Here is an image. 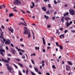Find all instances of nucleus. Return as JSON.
Segmentation results:
<instances>
[{"label": "nucleus", "instance_id": "29", "mask_svg": "<svg viewBox=\"0 0 75 75\" xmlns=\"http://www.w3.org/2000/svg\"><path fill=\"white\" fill-rule=\"evenodd\" d=\"M66 25L67 27H68L69 25H70V24H69V23H68L67 24H66Z\"/></svg>", "mask_w": 75, "mask_h": 75}, {"label": "nucleus", "instance_id": "43", "mask_svg": "<svg viewBox=\"0 0 75 75\" xmlns=\"http://www.w3.org/2000/svg\"><path fill=\"white\" fill-rule=\"evenodd\" d=\"M61 21L63 23H64V19H61Z\"/></svg>", "mask_w": 75, "mask_h": 75}, {"label": "nucleus", "instance_id": "28", "mask_svg": "<svg viewBox=\"0 0 75 75\" xmlns=\"http://www.w3.org/2000/svg\"><path fill=\"white\" fill-rule=\"evenodd\" d=\"M48 7L50 8H51V4H48Z\"/></svg>", "mask_w": 75, "mask_h": 75}, {"label": "nucleus", "instance_id": "61", "mask_svg": "<svg viewBox=\"0 0 75 75\" xmlns=\"http://www.w3.org/2000/svg\"><path fill=\"white\" fill-rule=\"evenodd\" d=\"M2 62H4V59H3V58H2Z\"/></svg>", "mask_w": 75, "mask_h": 75}, {"label": "nucleus", "instance_id": "4", "mask_svg": "<svg viewBox=\"0 0 75 75\" xmlns=\"http://www.w3.org/2000/svg\"><path fill=\"white\" fill-rule=\"evenodd\" d=\"M69 12L70 14L71 15V16H74L75 15V11L74 9H70L69 10Z\"/></svg>", "mask_w": 75, "mask_h": 75}, {"label": "nucleus", "instance_id": "14", "mask_svg": "<svg viewBox=\"0 0 75 75\" xmlns=\"http://www.w3.org/2000/svg\"><path fill=\"white\" fill-rule=\"evenodd\" d=\"M5 44L7 45V44H8V45H10V41H6L5 42Z\"/></svg>", "mask_w": 75, "mask_h": 75}, {"label": "nucleus", "instance_id": "5", "mask_svg": "<svg viewBox=\"0 0 75 75\" xmlns=\"http://www.w3.org/2000/svg\"><path fill=\"white\" fill-rule=\"evenodd\" d=\"M66 70L67 71H69V70H70V67L67 65H66Z\"/></svg>", "mask_w": 75, "mask_h": 75}, {"label": "nucleus", "instance_id": "47", "mask_svg": "<svg viewBox=\"0 0 75 75\" xmlns=\"http://www.w3.org/2000/svg\"><path fill=\"white\" fill-rule=\"evenodd\" d=\"M69 24H70V25H71V24H72V21H71L69 22Z\"/></svg>", "mask_w": 75, "mask_h": 75}, {"label": "nucleus", "instance_id": "13", "mask_svg": "<svg viewBox=\"0 0 75 75\" xmlns=\"http://www.w3.org/2000/svg\"><path fill=\"white\" fill-rule=\"evenodd\" d=\"M56 34H58V35H59V34H60V32L59 31V30H57L56 32Z\"/></svg>", "mask_w": 75, "mask_h": 75}, {"label": "nucleus", "instance_id": "38", "mask_svg": "<svg viewBox=\"0 0 75 75\" xmlns=\"http://www.w3.org/2000/svg\"><path fill=\"white\" fill-rule=\"evenodd\" d=\"M18 74H19V75H23V74H22L21 73V72H20V71L19 72Z\"/></svg>", "mask_w": 75, "mask_h": 75}, {"label": "nucleus", "instance_id": "23", "mask_svg": "<svg viewBox=\"0 0 75 75\" xmlns=\"http://www.w3.org/2000/svg\"><path fill=\"white\" fill-rule=\"evenodd\" d=\"M47 14H50L51 13V12H50L49 11H46V12Z\"/></svg>", "mask_w": 75, "mask_h": 75}, {"label": "nucleus", "instance_id": "40", "mask_svg": "<svg viewBox=\"0 0 75 75\" xmlns=\"http://www.w3.org/2000/svg\"><path fill=\"white\" fill-rule=\"evenodd\" d=\"M68 30H64V33H65V34H66V33H67L68 32Z\"/></svg>", "mask_w": 75, "mask_h": 75}, {"label": "nucleus", "instance_id": "45", "mask_svg": "<svg viewBox=\"0 0 75 75\" xmlns=\"http://www.w3.org/2000/svg\"><path fill=\"white\" fill-rule=\"evenodd\" d=\"M50 1V0H44V1L45 2H47V1Z\"/></svg>", "mask_w": 75, "mask_h": 75}, {"label": "nucleus", "instance_id": "2", "mask_svg": "<svg viewBox=\"0 0 75 75\" xmlns=\"http://www.w3.org/2000/svg\"><path fill=\"white\" fill-rule=\"evenodd\" d=\"M13 4L14 5H21V1L20 0H15Z\"/></svg>", "mask_w": 75, "mask_h": 75}, {"label": "nucleus", "instance_id": "48", "mask_svg": "<svg viewBox=\"0 0 75 75\" xmlns=\"http://www.w3.org/2000/svg\"><path fill=\"white\" fill-rule=\"evenodd\" d=\"M21 11L23 12V14H25V12L24 11H23L22 10H21Z\"/></svg>", "mask_w": 75, "mask_h": 75}, {"label": "nucleus", "instance_id": "20", "mask_svg": "<svg viewBox=\"0 0 75 75\" xmlns=\"http://www.w3.org/2000/svg\"><path fill=\"white\" fill-rule=\"evenodd\" d=\"M42 9L44 11H46V9H45V7H43L42 8Z\"/></svg>", "mask_w": 75, "mask_h": 75}, {"label": "nucleus", "instance_id": "16", "mask_svg": "<svg viewBox=\"0 0 75 75\" xmlns=\"http://www.w3.org/2000/svg\"><path fill=\"white\" fill-rule=\"evenodd\" d=\"M68 15H69V13H68V12H67L66 13H64V17Z\"/></svg>", "mask_w": 75, "mask_h": 75}, {"label": "nucleus", "instance_id": "1", "mask_svg": "<svg viewBox=\"0 0 75 75\" xmlns=\"http://www.w3.org/2000/svg\"><path fill=\"white\" fill-rule=\"evenodd\" d=\"M24 31L23 32L24 34L25 35H28V38L31 37V33H30V30L28 29L27 27H24Z\"/></svg>", "mask_w": 75, "mask_h": 75}, {"label": "nucleus", "instance_id": "11", "mask_svg": "<svg viewBox=\"0 0 75 75\" xmlns=\"http://www.w3.org/2000/svg\"><path fill=\"white\" fill-rule=\"evenodd\" d=\"M42 40L43 41V44L44 45H45V39H44V38H42Z\"/></svg>", "mask_w": 75, "mask_h": 75}, {"label": "nucleus", "instance_id": "31", "mask_svg": "<svg viewBox=\"0 0 75 75\" xmlns=\"http://www.w3.org/2000/svg\"><path fill=\"white\" fill-rule=\"evenodd\" d=\"M26 74H28V69H27L26 71Z\"/></svg>", "mask_w": 75, "mask_h": 75}, {"label": "nucleus", "instance_id": "53", "mask_svg": "<svg viewBox=\"0 0 75 75\" xmlns=\"http://www.w3.org/2000/svg\"><path fill=\"white\" fill-rule=\"evenodd\" d=\"M7 59L8 61H10V59L9 58H7Z\"/></svg>", "mask_w": 75, "mask_h": 75}, {"label": "nucleus", "instance_id": "60", "mask_svg": "<svg viewBox=\"0 0 75 75\" xmlns=\"http://www.w3.org/2000/svg\"><path fill=\"white\" fill-rule=\"evenodd\" d=\"M2 29H4V26L3 25H2Z\"/></svg>", "mask_w": 75, "mask_h": 75}, {"label": "nucleus", "instance_id": "32", "mask_svg": "<svg viewBox=\"0 0 75 75\" xmlns=\"http://www.w3.org/2000/svg\"><path fill=\"white\" fill-rule=\"evenodd\" d=\"M56 46H57V47H59V45H58V42H56Z\"/></svg>", "mask_w": 75, "mask_h": 75}, {"label": "nucleus", "instance_id": "46", "mask_svg": "<svg viewBox=\"0 0 75 75\" xmlns=\"http://www.w3.org/2000/svg\"><path fill=\"white\" fill-rule=\"evenodd\" d=\"M7 56H8L9 57H11V54H9Z\"/></svg>", "mask_w": 75, "mask_h": 75}, {"label": "nucleus", "instance_id": "19", "mask_svg": "<svg viewBox=\"0 0 75 75\" xmlns=\"http://www.w3.org/2000/svg\"><path fill=\"white\" fill-rule=\"evenodd\" d=\"M34 69L36 72H38V68L36 67H34Z\"/></svg>", "mask_w": 75, "mask_h": 75}, {"label": "nucleus", "instance_id": "33", "mask_svg": "<svg viewBox=\"0 0 75 75\" xmlns=\"http://www.w3.org/2000/svg\"><path fill=\"white\" fill-rule=\"evenodd\" d=\"M52 67L53 68H54V69H56V67H55V66L54 65L52 66Z\"/></svg>", "mask_w": 75, "mask_h": 75}, {"label": "nucleus", "instance_id": "36", "mask_svg": "<svg viewBox=\"0 0 75 75\" xmlns=\"http://www.w3.org/2000/svg\"><path fill=\"white\" fill-rule=\"evenodd\" d=\"M54 1V4H57V2L56 1V0H55Z\"/></svg>", "mask_w": 75, "mask_h": 75}, {"label": "nucleus", "instance_id": "54", "mask_svg": "<svg viewBox=\"0 0 75 75\" xmlns=\"http://www.w3.org/2000/svg\"><path fill=\"white\" fill-rule=\"evenodd\" d=\"M20 20H23V21H24V19L23 18H21Z\"/></svg>", "mask_w": 75, "mask_h": 75}, {"label": "nucleus", "instance_id": "27", "mask_svg": "<svg viewBox=\"0 0 75 75\" xmlns=\"http://www.w3.org/2000/svg\"><path fill=\"white\" fill-rule=\"evenodd\" d=\"M35 49L36 50H40V47H38L37 48V47H35Z\"/></svg>", "mask_w": 75, "mask_h": 75}, {"label": "nucleus", "instance_id": "8", "mask_svg": "<svg viewBox=\"0 0 75 75\" xmlns=\"http://www.w3.org/2000/svg\"><path fill=\"white\" fill-rule=\"evenodd\" d=\"M59 37L60 39H61V38H62V37L63 38H64L65 37V36H64V34H62V35H60L59 36Z\"/></svg>", "mask_w": 75, "mask_h": 75}, {"label": "nucleus", "instance_id": "64", "mask_svg": "<svg viewBox=\"0 0 75 75\" xmlns=\"http://www.w3.org/2000/svg\"><path fill=\"white\" fill-rule=\"evenodd\" d=\"M48 28H50L51 27V26L50 25H47Z\"/></svg>", "mask_w": 75, "mask_h": 75}, {"label": "nucleus", "instance_id": "57", "mask_svg": "<svg viewBox=\"0 0 75 75\" xmlns=\"http://www.w3.org/2000/svg\"><path fill=\"white\" fill-rule=\"evenodd\" d=\"M63 29H64V28H60V30L61 31H62V30H63Z\"/></svg>", "mask_w": 75, "mask_h": 75}, {"label": "nucleus", "instance_id": "6", "mask_svg": "<svg viewBox=\"0 0 75 75\" xmlns=\"http://www.w3.org/2000/svg\"><path fill=\"white\" fill-rule=\"evenodd\" d=\"M11 52H12L13 54H15V52H16V50L13 48H11Z\"/></svg>", "mask_w": 75, "mask_h": 75}, {"label": "nucleus", "instance_id": "15", "mask_svg": "<svg viewBox=\"0 0 75 75\" xmlns=\"http://www.w3.org/2000/svg\"><path fill=\"white\" fill-rule=\"evenodd\" d=\"M45 18H46L47 20H48V19L49 18V16H47L46 15H45Z\"/></svg>", "mask_w": 75, "mask_h": 75}, {"label": "nucleus", "instance_id": "26", "mask_svg": "<svg viewBox=\"0 0 75 75\" xmlns=\"http://www.w3.org/2000/svg\"><path fill=\"white\" fill-rule=\"evenodd\" d=\"M18 65H19V66H20L21 67H23V65H22V64H21V63H18Z\"/></svg>", "mask_w": 75, "mask_h": 75}, {"label": "nucleus", "instance_id": "44", "mask_svg": "<svg viewBox=\"0 0 75 75\" xmlns=\"http://www.w3.org/2000/svg\"><path fill=\"white\" fill-rule=\"evenodd\" d=\"M38 74H40V75H41V74H42V73H41V72L40 71H39L38 72Z\"/></svg>", "mask_w": 75, "mask_h": 75}, {"label": "nucleus", "instance_id": "7", "mask_svg": "<svg viewBox=\"0 0 75 75\" xmlns=\"http://www.w3.org/2000/svg\"><path fill=\"white\" fill-rule=\"evenodd\" d=\"M1 35L0 36V38H2L3 39L4 38V37H3V36L4 35V34H3V33H4V32H1Z\"/></svg>", "mask_w": 75, "mask_h": 75}, {"label": "nucleus", "instance_id": "3", "mask_svg": "<svg viewBox=\"0 0 75 75\" xmlns=\"http://www.w3.org/2000/svg\"><path fill=\"white\" fill-rule=\"evenodd\" d=\"M5 65L7 67V69L8 70V71H9L11 73V70H12V69H11V67H10L9 65L7 63H6L5 64Z\"/></svg>", "mask_w": 75, "mask_h": 75}, {"label": "nucleus", "instance_id": "49", "mask_svg": "<svg viewBox=\"0 0 75 75\" xmlns=\"http://www.w3.org/2000/svg\"><path fill=\"white\" fill-rule=\"evenodd\" d=\"M3 41H4V42H5V41H6V39H5V38H3Z\"/></svg>", "mask_w": 75, "mask_h": 75}, {"label": "nucleus", "instance_id": "21", "mask_svg": "<svg viewBox=\"0 0 75 75\" xmlns=\"http://www.w3.org/2000/svg\"><path fill=\"white\" fill-rule=\"evenodd\" d=\"M4 62H6V63H9V62H10V61H8L7 60L5 59Z\"/></svg>", "mask_w": 75, "mask_h": 75}, {"label": "nucleus", "instance_id": "50", "mask_svg": "<svg viewBox=\"0 0 75 75\" xmlns=\"http://www.w3.org/2000/svg\"><path fill=\"white\" fill-rule=\"evenodd\" d=\"M64 7H68V5L67 4H65V5H64Z\"/></svg>", "mask_w": 75, "mask_h": 75}, {"label": "nucleus", "instance_id": "10", "mask_svg": "<svg viewBox=\"0 0 75 75\" xmlns=\"http://www.w3.org/2000/svg\"><path fill=\"white\" fill-rule=\"evenodd\" d=\"M32 3L33 4L32 6H30V8H33L34 6H35V4H34L33 2H32Z\"/></svg>", "mask_w": 75, "mask_h": 75}, {"label": "nucleus", "instance_id": "62", "mask_svg": "<svg viewBox=\"0 0 75 75\" xmlns=\"http://www.w3.org/2000/svg\"><path fill=\"white\" fill-rule=\"evenodd\" d=\"M21 47H24V45L23 44L21 45Z\"/></svg>", "mask_w": 75, "mask_h": 75}, {"label": "nucleus", "instance_id": "63", "mask_svg": "<svg viewBox=\"0 0 75 75\" xmlns=\"http://www.w3.org/2000/svg\"><path fill=\"white\" fill-rule=\"evenodd\" d=\"M57 2V3H60V1H59V0H58Z\"/></svg>", "mask_w": 75, "mask_h": 75}, {"label": "nucleus", "instance_id": "25", "mask_svg": "<svg viewBox=\"0 0 75 75\" xmlns=\"http://www.w3.org/2000/svg\"><path fill=\"white\" fill-rule=\"evenodd\" d=\"M16 50H18V51H20V49H18V48L17 47V46H16Z\"/></svg>", "mask_w": 75, "mask_h": 75}, {"label": "nucleus", "instance_id": "55", "mask_svg": "<svg viewBox=\"0 0 75 75\" xmlns=\"http://www.w3.org/2000/svg\"><path fill=\"white\" fill-rule=\"evenodd\" d=\"M52 20H55V17H52Z\"/></svg>", "mask_w": 75, "mask_h": 75}, {"label": "nucleus", "instance_id": "18", "mask_svg": "<svg viewBox=\"0 0 75 75\" xmlns=\"http://www.w3.org/2000/svg\"><path fill=\"white\" fill-rule=\"evenodd\" d=\"M59 47H60V50H62L63 49V47H62V46L61 45H59Z\"/></svg>", "mask_w": 75, "mask_h": 75}, {"label": "nucleus", "instance_id": "24", "mask_svg": "<svg viewBox=\"0 0 75 75\" xmlns=\"http://www.w3.org/2000/svg\"><path fill=\"white\" fill-rule=\"evenodd\" d=\"M30 73L32 75H36L35 74L33 71H31Z\"/></svg>", "mask_w": 75, "mask_h": 75}, {"label": "nucleus", "instance_id": "17", "mask_svg": "<svg viewBox=\"0 0 75 75\" xmlns=\"http://www.w3.org/2000/svg\"><path fill=\"white\" fill-rule=\"evenodd\" d=\"M14 16V14L12 13H11L9 14V17H13Z\"/></svg>", "mask_w": 75, "mask_h": 75}, {"label": "nucleus", "instance_id": "30", "mask_svg": "<svg viewBox=\"0 0 75 75\" xmlns=\"http://www.w3.org/2000/svg\"><path fill=\"white\" fill-rule=\"evenodd\" d=\"M14 65L15 67V68H16V69H18V67L15 64H14Z\"/></svg>", "mask_w": 75, "mask_h": 75}, {"label": "nucleus", "instance_id": "39", "mask_svg": "<svg viewBox=\"0 0 75 75\" xmlns=\"http://www.w3.org/2000/svg\"><path fill=\"white\" fill-rule=\"evenodd\" d=\"M23 23H18V25H21V24H23Z\"/></svg>", "mask_w": 75, "mask_h": 75}, {"label": "nucleus", "instance_id": "9", "mask_svg": "<svg viewBox=\"0 0 75 75\" xmlns=\"http://www.w3.org/2000/svg\"><path fill=\"white\" fill-rule=\"evenodd\" d=\"M10 28H8L9 30L12 33H13V31H14V30L13 29H12L11 27H10Z\"/></svg>", "mask_w": 75, "mask_h": 75}, {"label": "nucleus", "instance_id": "22", "mask_svg": "<svg viewBox=\"0 0 75 75\" xmlns=\"http://www.w3.org/2000/svg\"><path fill=\"white\" fill-rule=\"evenodd\" d=\"M67 62L68 63V64L69 65H72V63L69 61H67Z\"/></svg>", "mask_w": 75, "mask_h": 75}, {"label": "nucleus", "instance_id": "37", "mask_svg": "<svg viewBox=\"0 0 75 75\" xmlns=\"http://www.w3.org/2000/svg\"><path fill=\"white\" fill-rule=\"evenodd\" d=\"M71 32H72V33H75V30H71Z\"/></svg>", "mask_w": 75, "mask_h": 75}, {"label": "nucleus", "instance_id": "41", "mask_svg": "<svg viewBox=\"0 0 75 75\" xmlns=\"http://www.w3.org/2000/svg\"><path fill=\"white\" fill-rule=\"evenodd\" d=\"M15 60H16V61H20V59H18L16 58L15 59Z\"/></svg>", "mask_w": 75, "mask_h": 75}, {"label": "nucleus", "instance_id": "52", "mask_svg": "<svg viewBox=\"0 0 75 75\" xmlns=\"http://www.w3.org/2000/svg\"><path fill=\"white\" fill-rule=\"evenodd\" d=\"M42 51L43 52H45V49H42Z\"/></svg>", "mask_w": 75, "mask_h": 75}, {"label": "nucleus", "instance_id": "42", "mask_svg": "<svg viewBox=\"0 0 75 75\" xmlns=\"http://www.w3.org/2000/svg\"><path fill=\"white\" fill-rule=\"evenodd\" d=\"M11 45L12 47H14V45L12 43L11 44Z\"/></svg>", "mask_w": 75, "mask_h": 75}, {"label": "nucleus", "instance_id": "35", "mask_svg": "<svg viewBox=\"0 0 75 75\" xmlns=\"http://www.w3.org/2000/svg\"><path fill=\"white\" fill-rule=\"evenodd\" d=\"M31 61H32V63L33 64H35V63L34 62V60H32V59H31Z\"/></svg>", "mask_w": 75, "mask_h": 75}, {"label": "nucleus", "instance_id": "51", "mask_svg": "<svg viewBox=\"0 0 75 75\" xmlns=\"http://www.w3.org/2000/svg\"><path fill=\"white\" fill-rule=\"evenodd\" d=\"M2 7H4V8H5L6 7V6L4 5H2Z\"/></svg>", "mask_w": 75, "mask_h": 75}, {"label": "nucleus", "instance_id": "12", "mask_svg": "<svg viewBox=\"0 0 75 75\" xmlns=\"http://www.w3.org/2000/svg\"><path fill=\"white\" fill-rule=\"evenodd\" d=\"M64 20H65L67 21H68L69 20H70V18L69 17H65L64 18Z\"/></svg>", "mask_w": 75, "mask_h": 75}, {"label": "nucleus", "instance_id": "34", "mask_svg": "<svg viewBox=\"0 0 75 75\" xmlns=\"http://www.w3.org/2000/svg\"><path fill=\"white\" fill-rule=\"evenodd\" d=\"M21 51V52H25L24 50H22L21 49H20L19 50V51Z\"/></svg>", "mask_w": 75, "mask_h": 75}, {"label": "nucleus", "instance_id": "58", "mask_svg": "<svg viewBox=\"0 0 75 75\" xmlns=\"http://www.w3.org/2000/svg\"><path fill=\"white\" fill-rule=\"evenodd\" d=\"M44 66H45V64H42V67H44Z\"/></svg>", "mask_w": 75, "mask_h": 75}, {"label": "nucleus", "instance_id": "59", "mask_svg": "<svg viewBox=\"0 0 75 75\" xmlns=\"http://www.w3.org/2000/svg\"><path fill=\"white\" fill-rule=\"evenodd\" d=\"M19 54L21 55H23V54H22V53L21 52H19Z\"/></svg>", "mask_w": 75, "mask_h": 75}, {"label": "nucleus", "instance_id": "56", "mask_svg": "<svg viewBox=\"0 0 75 75\" xmlns=\"http://www.w3.org/2000/svg\"><path fill=\"white\" fill-rule=\"evenodd\" d=\"M23 39L22 38L20 39V41H23Z\"/></svg>", "mask_w": 75, "mask_h": 75}]
</instances>
